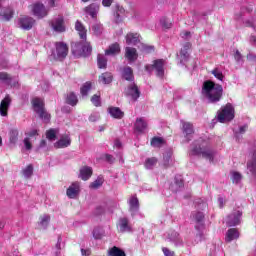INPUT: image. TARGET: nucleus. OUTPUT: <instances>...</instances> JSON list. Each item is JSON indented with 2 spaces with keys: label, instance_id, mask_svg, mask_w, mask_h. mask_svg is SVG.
Returning <instances> with one entry per match:
<instances>
[{
  "label": "nucleus",
  "instance_id": "nucleus-39",
  "mask_svg": "<svg viewBox=\"0 0 256 256\" xmlns=\"http://www.w3.org/2000/svg\"><path fill=\"white\" fill-rule=\"evenodd\" d=\"M115 11H116L115 16H116L117 21H120L121 17H125V8H123V6L116 4Z\"/></svg>",
  "mask_w": 256,
  "mask_h": 256
},
{
  "label": "nucleus",
  "instance_id": "nucleus-19",
  "mask_svg": "<svg viewBox=\"0 0 256 256\" xmlns=\"http://www.w3.org/2000/svg\"><path fill=\"white\" fill-rule=\"evenodd\" d=\"M182 123V131L185 135V139L187 143L191 140V137L193 136L194 130H193V124L185 121H181Z\"/></svg>",
  "mask_w": 256,
  "mask_h": 256
},
{
  "label": "nucleus",
  "instance_id": "nucleus-57",
  "mask_svg": "<svg viewBox=\"0 0 256 256\" xmlns=\"http://www.w3.org/2000/svg\"><path fill=\"white\" fill-rule=\"evenodd\" d=\"M24 146L27 151H31L33 146L31 145V140L29 138L24 139Z\"/></svg>",
  "mask_w": 256,
  "mask_h": 256
},
{
  "label": "nucleus",
  "instance_id": "nucleus-32",
  "mask_svg": "<svg viewBox=\"0 0 256 256\" xmlns=\"http://www.w3.org/2000/svg\"><path fill=\"white\" fill-rule=\"evenodd\" d=\"M121 53V47L119 46V43H114L108 47V49L105 51V55H119Z\"/></svg>",
  "mask_w": 256,
  "mask_h": 256
},
{
  "label": "nucleus",
  "instance_id": "nucleus-8",
  "mask_svg": "<svg viewBox=\"0 0 256 256\" xmlns=\"http://www.w3.org/2000/svg\"><path fill=\"white\" fill-rule=\"evenodd\" d=\"M165 60H155L153 65H146L145 69L148 73L156 71L157 77H163L165 75Z\"/></svg>",
  "mask_w": 256,
  "mask_h": 256
},
{
  "label": "nucleus",
  "instance_id": "nucleus-45",
  "mask_svg": "<svg viewBox=\"0 0 256 256\" xmlns=\"http://www.w3.org/2000/svg\"><path fill=\"white\" fill-rule=\"evenodd\" d=\"M212 75L218 79V81H223V79H225V76L223 75V71H221V69L219 68H214L211 71Z\"/></svg>",
  "mask_w": 256,
  "mask_h": 256
},
{
  "label": "nucleus",
  "instance_id": "nucleus-46",
  "mask_svg": "<svg viewBox=\"0 0 256 256\" xmlns=\"http://www.w3.org/2000/svg\"><path fill=\"white\" fill-rule=\"evenodd\" d=\"M145 167L146 169H153V167H155V165H157V159L156 158H148L145 161Z\"/></svg>",
  "mask_w": 256,
  "mask_h": 256
},
{
  "label": "nucleus",
  "instance_id": "nucleus-53",
  "mask_svg": "<svg viewBox=\"0 0 256 256\" xmlns=\"http://www.w3.org/2000/svg\"><path fill=\"white\" fill-rule=\"evenodd\" d=\"M99 119H101V115L99 114V112H92L89 116V121L91 123H95L99 121Z\"/></svg>",
  "mask_w": 256,
  "mask_h": 256
},
{
  "label": "nucleus",
  "instance_id": "nucleus-5",
  "mask_svg": "<svg viewBox=\"0 0 256 256\" xmlns=\"http://www.w3.org/2000/svg\"><path fill=\"white\" fill-rule=\"evenodd\" d=\"M217 117L220 123H229V121L235 119V108L228 103L218 111Z\"/></svg>",
  "mask_w": 256,
  "mask_h": 256
},
{
  "label": "nucleus",
  "instance_id": "nucleus-7",
  "mask_svg": "<svg viewBox=\"0 0 256 256\" xmlns=\"http://www.w3.org/2000/svg\"><path fill=\"white\" fill-rule=\"evenodd\" d=\"M193 219L196 221V223L200 224L199 226H196V229L198 230V233L196 234L195 241L196 243H201V241H205V232L202 231L203 229V219L205 218V215L203 212H196L192 214Z\"/></svg>",
  "mask_w": 256,
  "mask_h": 256
},
{
  "label": "nucleus",
  "instance_id": "nucleus-43",
  "mask_svg": "<svg viewBox=\"0 0 256 256\" xmlns=\"http://www.w3.org/2000/svg\"><path fill=\"white\" fill-rule=\"evenodd\" d=\"M97 63L99 69H106L107 68V58H105L103 55L99 54L97 57Z\"/></svg>",
  "mask_w": 256,
  "mask_h": 256
},
{
  "label": "nucleus",
  "instance_id": "nucleus-44",
  "mask_svg": "<svg viewBox=\"0 0 256 256\" xmlns=\"http://www.w3.org/2000/svg\"><path fill=\"white\" fill-rule=\"evenodd\" d=\"M57 133H59L58 129H50L46 132V138L49 141H55L56 137H57Z\"/></svg>",
  "mask_w": 256,
  "mask_h": 256
},
{
  "label": "nucleus",
  "instance_id": "nucleus-35",
  "mask_svg": "<svg viewBox=\"0 0 256 256\" xmlns=\"http://www.w3.org/2000/svg\"><path fill=\"white\" fill-rule=\"evenodd\" d=\"M122 77L126 81H133V69L127 66L122 69Z\"/></svg>",
  "mask_w": 256,
  "mask_h": 256
},
{
  "label": "nucleus",
  "instance_id": "nucleus-58",
  "mask_svg": "<svg viewBox=\"0 0 256 256\" xmlns=\"http://www.w3.org/2000/svg\"><path fill=\"white\" fill-rule=\"evenodd\" d=\"M93 237L94 239H101V237H103V232L99 231V229H94Z\"/></svg>",
  "mask_w": 256,
  "mask_h": 256
},
{
  "label": "nucleus",
  "instance_id": "nucleus-63",
  "mask_svg": "<svg viewBox=\"0 0 256 256\" xmlns=\"http://www.w3.org/2000/svg\"><path fill=\"white\" fill-rule=\"evenodd\" d=\"M105 159L106 161H108V163H113L115 161V158H113V156L106 154L105 155Z\"/></svg>",
  "mask_w": 256,
  "mask_h": 256
},
{
  "label": "nucleus",
  "instance_id": "nucleus-49",
  "mask_svg": "<svg viewBox=\"0 0 256 256\" xmlns=\"http://www.w3.org/2000/svg\"><path fill=\"white\" fill-rule=\"evenodd\" d=\"M24 177L26 179H29V177H31V175H33V165H28L27 167H25L22 171Z\"/></svg>",
  "mask_w": 256,
  "mask_h": 256
},
{
  "label": "nucleus",
  "instance_id": "nucleus-10",
  "mask_svg": "<svg viewBox=\"0 0 256 256\" xmlns=\"http://www.w3.org/2000/svg\"><path fill=\"white\" fill-rule=\"evenodd\" d=\"M128 205L131 217H137V215L142 218L145 217L143 213L139 212V198H137L136 195H133L128 199Z\"/></svg>",
  "mask_w": 256,
  "mask_h": 256
},
{
  "label": "nucleus",
  "instance_id": "nucleus-47",
  "mask_svg": "<svg viewBox=\"0 0 256 256\" xmlns=\"http://www.w3.org/2000/svg\"><path fill=\"white\" fill-rule=\"evenodd\" d=\"M10 143H17V137H19V131L17 129H12L9 132Z\"/></svg>",
  "mask_w": 256,
  "mask_h": 256
},
{
  "label": "nucleus",
  "instance_id": "nucleus-59",
  "mask_svg": "<svg viewBox=\"0 0 256 256\" xmlns=\"http://www.w3.org/2000/svg\"><path fill=\"white\" fill-rule=\"evenodd\" d=\"M234 59L237 63H241V61H243V56H241V53L238 50L235 52Z\"/></svg>",
  "mask_w": 256,
  "mask_h": 256
},
{
  "label": "nucleus",
  "instance_id": "nucleus-2",
  "mask_svg": "<svg viewBox=\"0 0 256 256\" xmlns=\"http://www.w3.org/2000/svg\"><path fill=\"white\" fill-rule=\"evenodd\" d=\"M202 95L209 103H219L223 97V86L211 80L204 81Z\"/></svg>",
  "mask_w": 256,
  "mask_h": 256
},
{
  "label": "nucleus",
  "instance_id": "nucleus-15",
  "mask_svg": "<svg viewBox=\"0 0 256 256\" xmlns=\"http://www.w3.org/2000/svg\"><path fill=\"white\" fill-rule=\"evenodd\" d=\"M117 229L119 233H131V231H133V227L129 224V218H120L117 224Z\"/></svg>",
  "mask_w": 256,
  "mask_h": 256
},
{
  "label": "nucleus",
  "instance_id": "nucleus-34",
  "mask_svg": "<svg viewBox=\"0 0 256 256\" xmlns=\"http://www.w3.org/2000/svg\"><path fill=\"white\" fill-rule=\"evenodd\" d=\"M183 187V176L177 175L175 176V182L174 185L171 186V190L177 193V191H180Z\"/></svg>",
  "mask_w": 256,
  "mask_h": 256
},
{
  "label": "nucleus",
  "instance_id": "nucleus-27",
  "mask_svg": "<svg viewBox=\"0 0 256 256\" xmlns=\"http://www.w3.org/2000/svg\"><path fill=\"white\" fill-rule=\"evenodd\" d=\"M91 175H93V168L84 166L80 169L79 177L82 179V181H88Z\"/></svg>",
  "mask_w": 256,
  "mask_h": 256
},
{
  "label": "nucleus",
  "instance_id": "nucleus-4",
  "mask_svg": "<svg viewBox=\"0 0 256 256\" xmlns=\"http://www.w3.org/2000/svg\"><path fill=\"white\" fill-rule=\"evenodd\" d=\"M32 105L35 113L39 115L40 119L44 121V123H49L51 120V115L45 111V102L41 98H34L32 100Z\"/></svg>",
  "mask_w": 256,
  "mask_h": 256
},
{
  "label": "nucleus",
  "instance_id": "nucleus-40",
  "mask_svg": "<svg viewBox=\"0 0 256 256\" xmlns=\"http://www.w3.org/2000/svg\"><path fill=\"white\" fill-rule=\"evenodd\" d=\"M105 182L103 176H98L97 179L90 184V189H99Z\"/></svg>",
  "mask_w": 256,
  "mask_h": 256
},
{
  "label": "nucleus",
  "instance_id": "nucleus-25",
  "mask_svg": "<svg viewBox=\"0 0 256 256\" xmlns=\"http://www.w3.org/2000/svg\"><path fill=\"white\" fill-rule=\"evenodd\" d=\"M163 165L164 167H171L175 165V159L173 158V152L171 150L164 153Z\"/></svg>",
  "mask_w": 256,
  "mask_h": 256
},
{
  "label": "nucleus",
  "instance_id": "nucleus-21",
  "mask_svg": "<svg viewBox=\"0 0 256 256\" xmlns=\"http://www.w3.org/2000/svg\"><path fill=\"white\" fill-rule=\"evenodd\" d=\"M125 57L129 61V63H134V61H137V58L139 57V54H137V49L132 47H126Z\"/></svg>",
  "mask_w": 256,
  "mask_h": 256
},
{
  "label": "nucleus",
  "instance_id": "nucleus-9",
  "mask_svg": "<svg viewBox=\"0 0 256 256\" xmlns=\"http://www.w3.org/2000/svg\"><path fill=\"white\" fill-rule=\"evenodd\" d=\"M32 15L34 17H37V19H44V17H47L49 15V9L45 7L41 2H36L32 5L31 8Z\"/></svg>",
  "mask_w": 256,
  "mask_h": 256
},
{
  "label": "nucleus",
  "instance_id": "nucleus-23",
  "mask_svg": "<svg viewBox=\"0 0 256 256\" xmlns=\"http://www.w3.org/2000/svg\"><path fill=\"white\" fill-rule=\"evenodd\" d=\"M127 45H137L141 41V35L139 33H128L125 37Z\"/></svg>",
  "mask_w": 256,
  "mask_h": 256
},
{
  "label": "nucleus",
  "instance_id": "nucleus-42",
  "mask_svg": "<svg viewBox=\"0 0 256 256\" xmlns=\"http://www.w3.org/2000/svg\"><path fill=\"white\" fill-rule=\"evenodd\" d=\"M247 169L252 173L254 177H256V153L254 154V158L252 162H248Z\"/></svg>",
  "mask_w": 256,
  "mask_h": 256
},
{
  "label": "nucleus",
  "instance_id": "nucleus-17",
  "mask_svg": "<svg viewBox=\"0 0 256 256\" xmlns=\"http://www.w3.org/2000/svg\"><path fill=\"white\" fill-rule=\"evenodd\" d=\"M80 189L81 186L79 185V182H73L66 191L67 197H69V199H76Z\"/></svg>",
  "mask_w": 256,
  "mask_h": 256
},
{
  "label": "nucleus",
  "instance_id": "nucleus-28",
  "mask_svg": "<svg viewBox=\"0 0 256 256\" xmlns=\"http://www.w3.org/2000/svg\"><path fill=\"white\" fill-rule=\"evenodd\" d=\"M0 17L4 21H10L13 19V9L11 8H1L0 6Z\"/></svg>",
  "mask_w": 256,
  "mask_h": 256
},
{
  "label": "nucleus",
  "instance_id": "nucleus-29",
  "mask_svg": "<svg viewBox=\"0 0 256 256\" xmlns=\"http://www.w3.org/2000/svg\"><path fill=\"white\" fill-rule=\"evenodd\" d=\"M108 113L114 119H123V117L125 115V113H123V111H121V109L119 107H109Z\"/></svg>",
  "mask_w": 256,
  "mask_h": 256
},
{
  "label": "nucleus",
  "instance_id": "nucleus-20",
  "mask_svg": "<svg viewBox=\"0 0 256 256\" xmlns=\"http://www.w3.org/2000/svg\"><path fill=\"white\" fill-rule=\"evenodd\" d=\"M189 49H191V43L184 44L183 48L178 55V59H180V64L185 65L186 61L189 59Z\"/></svg>",
  "mask_w": 256,
  "mask_h": 256
},
{
  "label": "nucleus",
  "instance_id": "nucleus-36",
  "mask_svg": "<svg viewBox=\"0 0 256 256\" xmlns=\"http://www.w3.org/2000/svg\"><path fill=\"white\" fill-rule=\"evenodd\" d=\"M66 103L72 107H75V105L79 103V99H77V95H75V93L70 92L66 96Z\"/></svg>",
  "mask_w": 256,
  "mask_h": 256
},
{
  "label": "nucleus",
  "instance_id": "nucleus-50",
  "mask_svg": "<svg viewBox=\"0 0 256 256\" xmlns=\"http://www.w3.org/2000/svg\"><path fill=\"white\" fill-rule=\"evenodd\" d=\"M92 31L95 35H101L103 33V25L100 23H95L92 25Z\"/></svg>",
  "mask_w": 256,
  "mask_h": 256
},
{
  "label": "nucleus",
  "instance_id": "nucleus-38",
  "mask_svg": "<svg viewBox=\"0 0 256 256\" xmlns=\"http://www.w3.org/2000/svg\"><path fill=\"white\" fill-rule=\"evenodd\" d=\"M108 255L109 256H127L125 254V251L121 250L120 248H118L117 246L112 247L109 251H108Z\"/></svg>",
  "mask_w": 256,
  "mask_h": 256
},
{
  "label": "nucleus",
  "instance_id": "nucleus-11",
  "mask_svg": "<svg viewBox=\"0 0 256 256\" xmlns=\"http://www.w3.org/2000/svg\"><path fill=\"white\" fill-rule=\"evenodd\" d=\"M242 215V211L234 210L230 215L227 216L226 225H228V227H236V225H239V223H241Z\"/></svg>",
  "mask_w": 256,
  "mask_h": 256
},
{
  "label": "nucleus",
  "instance_id": "nucleus-1",
  "mask_svg": "<svg viewBox=\"0 0 256 256\" xmlns=\"http://www.w3.org/2000/svg\"><path fill=\"white\" fill-rule=\"evenodd\" d=\"M75 29L82 41L72 45V53L75 57H89L93 48L91 47V44L87 42V29H85V26H83L79 20L75 23Z\"/></svg>",
  "mask_w": 256,
  "mask_h": 256
},
{
  "label": "nucleus",
  "instance_id": "nucleus-52",
  "mask_svg": "<svg viewBox=\"0 0 256 256\" xmlns=\"http://www.w3.org/2000/svg\"><path fill=\"white\" fill-rule=\"evenodd\" d=\"M231 179H232V183H240L241 179H243V177L241 176V173L239 172H232L231 173Z\"/></svg>",
  "mask_w": 256,
  "mask_h": 256
},
{
  "label": "nucleus",
  "instance_id": "nucleus-61",
  "mask_svg": "<svg viewBox=\"0 0 256 256\" xmlns=\"http://www.w3.org/2000/svg\"><path fill=\"white\" fill-rule=\"evenodd\" d=\"M103 7H109L110 5H113V0H102Z\"/></svg>",
  "mask_w": 256,
  "mask_h": 256
},
{
  "label": "nucleus",
  "instance_id": "nucleus-18",
  "mask_svg": "<svg viewBox=\"0 0 256 256\" xmlns=\"http://www.w3.org/2000/svg\"><path fill=\"white\" fill-rule=\"evenodd\" d=\"M69 145H71V136H69L68 134H64L54 144V147L56 149H65V147H69Z\"/></svg>",
  "mask_w": 256,
  "mask_h": 256
},
{
  "label": "nucleus",
  "instance_id": "nucleus-64",
  "mask_svg": "<svg viewBox=\"0 0 256 256\" xmlns=\"http://www.w3.org/2000/svg\"><path fill=\"white\" fill-rule=\"evenodd\" d=\"M81 254L82 256H89L91 255V250L81 249Z\"/></svg>",
  "mask_w": 256,
  "mask_h": 256
},
{
  "label": "nucleus",
  "instance_id": "nucleus-22",
  "mask_svg": "<svg viewBox=\"0 0 256 256\" xmlns=\"http://www.w3.org/2000/svg\"><path fill=\"white\" fill-rule=\"evenodd\" d=\"M86 15H90V17H92V19H95V17H97V13H99V4L97 3H92L89 6H87L84 9Z\"/></svg>",
  "mask_w": 256,
  "mask_h": 256
},
{
  "label": "nucleus",
  "instance_id": "nucleus-41",
  "mask_svg": "<svg viewBox=\"0 0 256 256\" xmlns=\"http://www.w3.org/2000/svg\"><path fill=\"white\" fill-rule=\"evenodd\" d=\"M91 82H86L83 84V86L80 89V93L82 95V97H87V95H89V91H91Z\"/></svg>",
  "mask_w": 256,
  "mask_h": 256
},
{
  "label": "nucleus",
  "instance_id": "nucleus-3",
  "mask_svg": "<svg viewBox=\"0 0 256 256\" xmlns=\"http://www.w3.org/2000/svg\"><path fill=\"white\" fill-rule=\"evenodd\" d=\"M189 155H201L204 159L213 161L215 158V150L211 148L209 141L200 138L190 146Z\"/></svg>",
  "mask_w": 256,
  "mask_h": 256
},
{
  "label": "nucleus",
  "instance_id": "nucleus-56",
  "mask_svg": "<svg viewBox=\"0 0 256 256\" xmlns=\"http://www.w3.org/2000/svg\"><path fill=\"white\" fill-rule=\"evenodd\" d=\"M91 101L95 107H100L101 106V98L97 95L92 96Z\"/></svg>",
  "mask_w": 256,
  "mask_h": 256
},
{
  "label": "nucleus",
  "instance_id": "nucleus-55",
  "mask_svg": "<svg viewBox=\"0 0 256 256\" xmlns=\"http://www.w3.org/2000/svg\"><path fill=\"white\" fill-rule=\"evenodd\" d=\"M160 25L164 29H171V22H168L167 18H162L160 19Z\"/></svg>",
  "mask_w": 256,
  "mask_h": 256
},
{
  "label": "nucleus",
  "instance_id": "nucleus-12",
  "mask_svg": "<svg viewBox=\"0 0 256 256\" xmlns=\"http://www.w3.org/2000/svg\"><path fill=\"white\" fill-rule=\"evenodd\" d=\"M50 27L56 33H64L65 31V19L63 16H58L50 21Z\"/></svg>",
  "mask_w": 256,
  "mask_h": 256
},
{
  "label": "nucleus",
  "instance_id": "nucleus-48",
  "mask_svg": "<svg viewBox=\"0 0 256 256\" xmlns=\"http://www.w3.org/2000/svg\"><path fill=\"white\" fill-rule=\"evenodd\" d=\"M138 48L140 49V51H141L142 53H151V51L154 50L153 46H149V45H147V44H145V43H141V44L138 46Z\"/></svg>",
  "mask_w": 256,
  "mask_h": 256
},
{
  "label": "nucleus",
  "instance_id": "nucleus-37",
  "mask_svg": "<svg viewBox=\"0 0 256 256\" xmlns=\"http://www.w3.org/2000/svg\"><path fill=\"white\" fill-rule=\"evenodd\" d=\"M170 241H172L176 247H180V245H183V239H181V236H179V233L172 232L170 235Z\"/></svg>",
  "mask_w": 256,
  "mask_h": 256
},
{
  "label": "nucleus",
  "instance_id": "nucleus-31",
  "mask_svg": "<svg viewBox=\"0 0 256 256\" xmlns=\"http://www.w3.org/2000/svg\"><path fill=\"white\" fill-rule=\"evenodd\" d=\"M51 222V216L49 214H43L39 218V227L40 229H47L49 227V223Z\"/></svg>",
  "mask_w": 256,
  "mask_h": 256
},
{
  "label": "nucleus",
  "instance_id": "nucleus-33",
  "mask_svg": "<svg viewBox=\"0 0 256 256\" xmlns=\"http://www.w3.org/2000/svg\"><path fill=\"white\" fill-rule=\"evenodd\" d=\"M99 83H103V85H109L113 81V74L110 72H105L100 75L99 77Z\"/></svg>",
  "mask_w": 256,
  "mask_h": 256
},
{
  "label": "nucleus",
  "instance_id": "nucleus-30",
  "mask_svg": "<svg viewBox=\"0 0 256 256\" xmlns=\"http://www.w3.org/2000/svg\"><path fill=\"white\" fill-rule=\"evenodd\" d=\"M235 239H239V230L230 228L226 233V241L227 243H231V241H235Z\"/></svg>",
  "mask_w": 256,
  "mask_h": 256
},
{
  "label": "nucleus",
  "instance_id": "nucleus-13",
  "mask_svg": "<svg viewBox=\"0 0 256 256\" xmlns=\"http://www.w3.org/2000/svg\"><path fill=\"white\" fill-rule=\"evenodd\" d=\"M35 25V19L29 16H24L18 20V27L24 31H31Z\"/></svg>",
  "mask_w": 256,
  "mask_h": 256
},
{
  "label": "nucleus",
  "instance_id": "nucleus-51",
  "mask_svg": "<svg viewBox=\"0 0 256 256\" xmlns=\"http://www.w3.org/2000/svg\"><path fill=\"white\" fill-rule=\"evenodd\" d=\"M163 143H164V140L161 137H154L151 140L152 147H161V145H163Z\"/></svg>",
  "mask_w": 256,
  "mask_h": 256
},
{
  "label": "nucleus",
  "instance_id": "nucleus-60",
  "mask_svg": "<svg viewBox=\"0 0 256 256\" xmlns=\"http://www.w3.org/2000/svg\"><path fill=\"white\" fill-rule=\"evenodd\" d=\"M162 251L165 256H175V252L169 250L168 248H162Z\"/></svg>",
  "mask_w": 256,
  "mask_h": 256
},
{
  "label": "nucleus",
  "instance_id": "nucleus-14",
  "mask_svg": "<svg viewBox=\"0 0 256 256\" xmlns=\"http://www.w3.org/2000/svg\"><path fill=\"white\" fill-rule=\"evenodd\" d=\"M126 95L131 99V101H137L141 97V91L135 83H131L126 89Z\"/></svg>",
  "mask_w": 256,
  "mask_h": 256
},
{
  "label": "nucleus",
  "instance_id": "nucleus-6",
  "mask_svg": "<svg viewBox=\"0 0 256 256\" xmlns=\"http://www.w3.org/2000/svg\"><path fill=\"white\" fill-rule=\"evenodd\" d=\"M68 53L69 47H67V44L63 42H56L55 50L52 51V57L56 59V61H63V59L67 57Z\"/></svg>",
  "mask_w": 256,
  "mask_h": 256
},
{
  "label": "nucleus",
  "instance_id": "nucleus-24",
  "mask_svg": "<svg viewBox=\"0 0 256 256\" xmlns=\"http://www.w3.org/2000/svg\"><path fill=\"white\" fill-rule=\"evenodd\" d=\"M135 131L138 133H143L147 130V120L145 118H137L134 124Z\"/></svg>",
  "mask_w": 256,
  "mask_h": 256
},
{
  "label": "nucleus",
  "instance_id": "nucleus-62",
  "mask_svg": "<svg viewBox=\"0 0 256 256\" xmlns=\"http://www.w3.org/2000/svg\"><path fill=\"white\" fill-rule=\"evenodd\" d=\"M26 135L28 137H35V135H37V130L32 129L31 131L27 132Z\"/></svg>",
  "mask_w": 256,
  "mask_h": 256
},
{
  "label": "nucleus",
  "instance_id": "nucleus-26",
  "mask_svg": "<svg viewBox=\"0 0 256 256\" xmlns=\"http://www.w3.org/2000/svg\"><path fill=\"white\" fill-rule=\"evenodd\" d=\"M0 81L6 85H10L11 87H17L18 84L17 80L9 77V75L5 72H0Z\"/></svg>",
  "mask_w": 256,
  "mask_h": 256
},
{
  "label": "nucleus",
  "instance_id": "nucleus-54",
  "mask_svg": "<svg viewBox=\"0 0 256 256\" xmlns=\"http://www.w3.org/2000/svg\"><path fill=\"white\" fill-rule=\"evenodd\" d=\"M247 124L240 126L238 130H234V133L236 135V137H239V135H243V133H245V131H247Z\"/></svg>",
  "mask_w": 256,
  "mask_h": 256
},
{
  "label": "nucleus",
  "instance_id": "nucleus-16",
  "mask_svg": "<svg viewBox=\"0 0 256 256\" xmlns=\"http://www.w3.org/2000/svg\"><path fill=\"white\" fill-rule=\"evenodd\" d=\"M9 107H11V96L6 95V97L0 103L1 117H7L9 112Z\"/></svg>",
  "mask_w": 256,
  "mask_h": 256
}]
</instances>
